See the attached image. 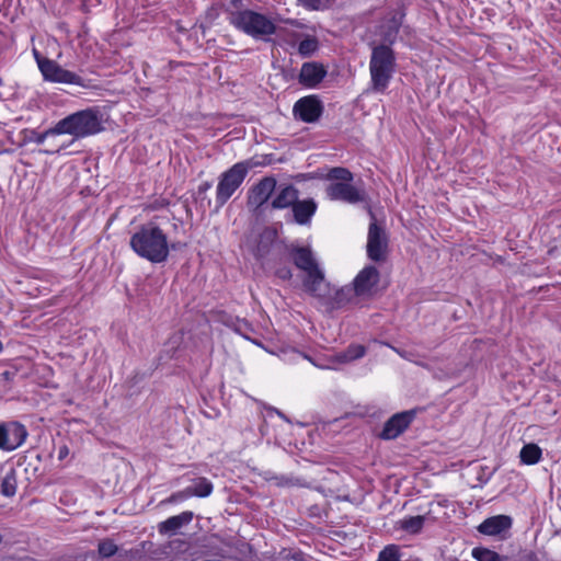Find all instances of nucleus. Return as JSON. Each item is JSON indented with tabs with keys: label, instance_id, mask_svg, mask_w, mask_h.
Segmentation results:
<instances>
[{
	"label": "nucleus",
	"instance_id": "f03ea898",
	"mask_svg": "<svg viewBox=\"0 0 561 561\" xmlns=\"http://www.w3.org/2000/svg\"><path fill=\"white\" fill-rule=\"evenodd\" d=\"M327 179L331 183L325 187V196L330 201L343 202L346 204H358L366 201V193L363 188L353 185V173L342 167L332 168Z\"/></svg>",
	"mask_w": 561,
	"mask_h": 561
},
{
	"label": "nucleus",
	"instance_id": "a19ab883",
	"mask_svg": "<svg viewBox=\"0 0 561 561\" xmlns=\"http://www.w3.org/2000/svg\"><path fill=\"white\" fill-rule=\"evenodd\" d=\"M271 411H273L274 413H276L282 420L286 421V422H289L288 417L282 412L279 411L278 409L276 408H271Z\"/></svg>",
	"mask_w": 561,
	"mask_h": 561
},
{
	"label": "nucleus",
	"instance_id": "412c9836",
	"mask_svg": "<svg viewBox=\"0 0 561 561\" xmlns=\"http://www.w3.org/2000/svg\"><path fill=\"white\" fill-rule=\"evenodd\" d=\"M193 519V513L190 511L174 515L159 524V533L173 535L184 525H187Z\"/></svg>",
	"mask_w": 561,
	"mask_h": 561
},
{
	"label": "nucleus",
	"instance_id": "f704fd0d",
	"mask_svg": "<svg viewBox=\"0 0 561 561\" xmlns=\"http://www.w3.org/2000/svg\"><path fill=\"white\" fill-rule=\"evenodd\" d=\"M299 3L309 9V10H318L321 4V0H298Z\"/></svg>",
	"mask_w": 561,
	"mask_h": 561
},
{
	"label": "nucleus",
	"instance_id": "a211bd4d",
	"mask_svg": "<svg viewBox=\"0 0 561 561\" xmlns=\"http://www.w3.org/2000/svg\"><path fill=\"white\" fill-rule=\"evenodd\" d=\"M354 298H358L352 285L341 288L330 287L329 297L324 299L323 304L329 309H339L352 302Z\"/></svg>",
	"mask_w": 561,
	"mask_h": 561
},
{
	"label": "nucleus",
	"instance_id": "20e7f679",
	"mask_svg": "<svg viewBox=\"0 0 561 561\" xmlns=\"http://www.w3.org/2000/svg\"><path fill=\"white\" fill-rule=\"evenodd\" d=\"M102 130V121L98 111L87 108L60 119L54 130L57 134H68L75 138H84Z\"/></svg>",
	"mask_w": 561,
	"mask_h": 561
},
{
	"label": "nucleus",
	"instance_id": "cd10ccee",
	"mask_svg": "<svg viewBox=\"0 0 561 561\" xmlns=\"http://www.w3.org/2000/svg\"><path fill=\"white\" fill-rule=\"evenodd\" d=\"M187 489H190L192 496L206 497L211 494L214 486L208 479L197 478Z\"/></svg>",
	"mask_w": 561,
	"mask_h": 561
},
{
	"label": "nucleus",
	"instance_id": "e433bc0d",
	"mask_svg": "<svg viewBox=\"0 0 561 561\" xmlns=\"http://www.w3.org/2000/svg\"><path fill=\"white\" fill-rule=\"evenodd\" d=\"M280 484H286V485H304L300 482V479L293 478V477H283Z\"/></svg>",
	"mask_w": 561,
	"mask_h": 561
},
{
	"label": "nucleus",
	"instance_id": "a18cd8bd",
	"mask_svg": "<svg viewBox=\"0 0 561 561\" xmlns=\"http://www.w3.org/2000/svg\"><path fill=\"white\" fill-rule=\"evenodd\" d=\"M3 350V345H2V342L0 341V353L2 352Z\"/></svg>",
	"mask_w": 561,
	"mask_h": 561
},
{
	"label": "nucleus",
	"instance_id": "c756f323",
	"mask_svg": "<svg viewBox=\"0 0 561 561\" xmlns=\"http://www.w3.org/2000/svg\"><path fill=\"white\" fill-rule=\"evenodd\" d=\"M377 561H400L399 560V548L394 545H389L385 547L379 556Z\"/></svg>",
	"mask_w": 561,
	"mask_h": 561
},
{
	"label": "nucleus",
	"instance_id": "ea45409f",
	"mask_svg": "<svg viewBox=\"0 0 561 561\" xmlns=\"http://www.w3.org/2000/svg\"><path fill=\"white\" fill-rule=\"evenodd\" d=\"M68 447L67 446H62L59 448V451H58V458L61 460L64 458H66L68 456Z\"/></svg>",
	"mask_w": 561,
	"mask_h": 561
},
{
	"label": "nucleus",
	"instance_id": "1a4fd4ad",
	"mask_svg": "<svg viewBox=\"0 0 561 561\" xmlns=\"http://www.w3.org/2000/svg\"><path fill=\"white\" fill-rule=\"evenodd\" d=\"M370 216L375 219L373 213ZM388 248V237L383 228L378 226L376 220H373L368 228L367 236V255L370 260L378 262L386 257V251Z\"/></svg>",
	"mask_w": 561,
	"mask_h": 561
},
{
	"label": "nucleus",
	"instance_id": "7c9ffc66",
	"mask_svg": "<svg viewBox=\"0 0 561 561\" xmlns=\"http://www.w3.org/2000/svg\"><path fill=\"white\" fill-rule=\"evenodd\" d=\"M99 553L103 558H110L117 552V546L111 539H105L99 543Z\"/></svg>",
	"mask_w": 561,
	"mask_h": 561
},
{
	"label": "nucleus",
	"instance_id": "79ce46f5",
	"mask_svg": "<svg viewBox=\"0 0 561 561\" xmlns=\"http://www.w3.org/2000/svg\"><path fill=\"white\" fill-rule=\"evenodd\" d=\"M293 560H295V561H304V556H302V553H295V554L293 556Z\"/></svg>",
	"mask_w": 561,
	"mask_h": 561
},
{
	"label": "nucleus",
	"instance_id": "2eb2a0df",
	"mask_svg": "<svg viewBox=\"0 0 561 561\" xmlns=\"http://www.w3.org/2000/svg\"><path fill=\"white\" fill-rule=\"evenodd\" d=\"M403 16L404 14L402 12H393L382 20L379 26V35L383 42L381 45L391 47V45L394 44L402 25Z\"/></svg>",
	"mask_w": 561,
	"mask_h": 561
},
{
	"label": "nucleus",
	"instance_id": "37998d69",
	"mask_svg": "<svg viewBox=\"0 0 561 561\" xmlns=\"http://www.w3.org/2000/svg\"><path fill=\"white\" fill-rule=\"evenodd\" d=\"M209 187H210V184L205 183L204 185L201 186V190H208Z\"/></svg>",
	"mask_w": 561,
	"mask_h": 561
},
{
	"label": "nucleus",
	"instance_id": "9d476101",
	"mask_svg": "<svg viewBox=\"0 0 561 561\" xmlns=\"http://www.w3.org/2000/svg\"><path fill=\"white\" fill-rule=\"evenodd\" d=\"M322 113L323 104L314 94L300 98L293 107L295 118L309 124L319 121Z\"/></svg>",
	"mask_w": 561,
	"mask_h": 561
},
{
	"label": "nucleus",
	"instance_id": "bb28decb",
	"mask_svg": "<svg viewBox=\"0 0 561 561\" xmlns=\"http://www.w3.org/2000/svg\"><path fill=\"white\" fill-rule=\"evenodd\" d=\"M366 354V348L360 344H351L345 351L336 354L339 363H350L362 358Z\"/></svg>",
	"mask_w": 561,
	"mask_h": 561
},
{
	"label": "nucleus",
	"instance_id": "0eeeda50",
	"mask_svg": "<svg viewBox=\"0 0 561 561\" xmlns=\"http://www.w3.org/2000/svg\"><path fill=\"white\" fill-rule=\"evenodd\" d=\"M28 436L26 427L16 421L0 422V450L13 451L21 447Z\"/></svg>",
	"mask_w": 561,
	"mask_h": 561
},
{
	"label": "nucleus",
	"instance_id": "4be33fe9",
	"mask_svg": "<svg viewBox=\"0 0 561 561\" xmlns=\"http://www.w3.org/2000/svg\"><path fill=\"white\" fill-rule=\"evenodd\" d=\"M298 199V190L293 185H286L278 191L275 198L272 202V207L275 209H284L293 207Z\"/></svg>",
	"mask_w": 561,
	"mask_h": 561
},
{
	"label": "nucleus",
	"instance_id": "6ab92c4d",
	"mask_svg": "<svg viewBox=\"0 0 561 561\" xmlns=\"http://www.w3.org/2000/svg\"><path fill=\"white\" fill-rule=\"evenodd\" d=\"M512 526V518L506 515H496L483 520L478 530L483 535L495 536L510 529Z\"/></svg>",
	"mask_w": 561,
	"mask_h": 561
},
{
	"label": "nucleus",
	"instance_id": "f257e3e1",
	"mask_svg": "<svg viewBox=\"0 0 561 561\" xmlns=\"http://www.w3.org/2000/svg\"><path fill=\"white\" fill-rule=\"evenodd\" d=\"M131 250L150 263H163L168 260L170 247L163 230L154 224L141 226L129 240Z\"/></svg>",
	"mask_w": 561,
	"mask_h": 561
},
{
	"label": "nucleus",
	"instance_id": "ddd939ff",
	"mask_svg": "<svg viewBox=\"0 0 561 561\" xmlns=\"http://www.w3.org/2000/svg\"><path fill=\"white\" fill-rule=\"evenodd\" d=\"M287 251L296 267L302 271L305 275L320 268V265L309 247L291 244L287 248Z\"/></svg>",
	"mask_w": 561,
	"mask_h": 561
},
{
	"label": "nucleus",
	"instance_id": "c03bdc74",
	"mask_svg": "<svg viewBox=\"0 0 561 561\" xmlns=\"http://www.w3.org/2000/svg\"><path fill=\"white\" fill-rule=\"evenodd\" d=\"M393 350L402 357H405V354L401 351H399L398 348L393 347Z\"/></svg>",
	"mask_w": 561,
	"mask_h": 561
},
{
	"label": "nucleus",
	"instance_id": "473e14b6",
	"mask_svg": "<svg viewBox=\"0 0 561 561\" xmlns=\"http://www.w3.org/2000/svg\"><path fill=\"white\" fill-rule=\"evenodd\" d=\"M472 554L478 561H501V558L496 552L488 549L473 550Z\"/></svg>",
	"mask_w": 561,
	"mask_h": 561
},
{
	"label": "nucleus",
	"instance_id": "2f4dec72",
	"mask_svg": "<svg viewBox=\"0 0 561 561\" xmlns=\"http://www.w3.org/2000/svg\"><path fill=\"white\" fill-rule=\"evenodd\" d=\"M192 497V493L190 489L185 488L184 490L172 493L168 499H165L162 503L165 504H175L181 503Z\"/></svg>",
	"mask_w": 561,
	"mask_h": 561
},
{
	"label": "nucleus",
	"instance_id": "39448f33",
	"mask_svg": "<svg viewBox=\"0 0 561 561\" xmlns=\"http://www.w3.org/2000/svg\"><path fill=\"white\" fill-rule=\"evenodd\" d=\"M230 23L254 38H263L277 32L275 24L266 15L252 10H241L232 13Z\"/></svg>",
	"mask_w": 561,
	"mask_h": 561
},
{
	"label": "nucleus",
	"instance_id": "a878e982",
	"mask_svg": "<svg viewBox=\"0 0 561 561\" xmlns=\"http://www.w3.org/2000/svg\"><path fill=\"white\" fill-rule=\"evenodd\" d=\"M425 523V516H409L400 519L398 522L400 529L409 533V534H419Z\"/></svg>",
	"mask_w": 561,
	"mask_h": 561
},
{
	"label": "nucleus",
	"instance_id": "58836bf2",
	"mask_svg": "<svg viewBox=\"0 0 561 561\" xmlns=\"http://www.w3.org/2000/svg\"><path fill=\"white\" fill-rule=\"evenodd\" d=\"M34 58L37 62L38 69L41 70V62L43 60H50L49 58L43 57L36 49L33 50Z\"/></svg>",
	"mask_w": 561,
	"mask_h": 561
},
{
	"label": "nucleus",
	"instance_id": "423d86ee",
	"mask_svg": "<svg viewBox=\"0 0 561 561\" xmlns=\"http://www.w3.org/2000/svg\"><path fill=\"white\" fill-rule=\"evenodd\" d=\"M253 165L254 164L250 160L241 161L233 164L220 175L216 188V203L219 207H222L241 186L249 170Z\"/></svg>",
	"mask_w": 561,
	"mask_h": 561
},
{
	"label": "nucleus",
	"instance_id": "7ed1b4c3",
	"mask_svg": "<svg viewBox=\"0 0 561 561\" xmlns=\"http://www.w3.org/2000/svg\"><path fill=\"white\" fill-rule=\"evenodd\" d=\"M396 56L388 45H374L369 60L370 87L375 92H385L396 72Z\"/></svg>",
	"mask_w": 561,
	"mask_h": 561
},
{
	"label": "nucleus",
	"instance_id": "f3484780",
	"mask_svg": "<svg viewBox=\"0 0 561 561\" xmlns=\"http://www.w3.org/2000/svg\"><path fill=\"white\" fill-rule=\"evenodd\" d=\"M327 76V69L323 65L309 61L301 66L299 72V82L307 88H316Z\"/></svg>",
	"mask_w": 561,
	"mask_h": 561
},
{
	"label": "nucleus",
	"instance_id": "393cba45",
	"mask_svg": "<svg viewBox=\"0 0 561 561\" xmlns=\"http://www.w3.org/2000/svg\"><path fill=\"white\" fill-rule=\"evenodd\" d=\"M318 38L312 34L306 33L298 44L297 50L301 57L308 58L311 57L318 50Z\"/></svg>",
	"mask_w": 561,
	"mask_h": 561
},
{
	"label": "nucleus",
	"instance_id": "f8f14e48",
	"mask_svg": "<svg viewBox=\"0 0 561 561\" xmlns=\"http://www.w3.org/2000/svg\"><path fill=\"white\" fill-rule=\"evenodd\" d=\"M302 286L306 293L319 299L323 304L324 299L329 297V289L331 285L325 280L324 272L318 268L305 275Z\"/></svg>",
	"mask_w": 561,
	"mask_h": 561
},
{
	"label": "nucleus",
	"instance_id": "72a5a7b5",
	"mask_svg": "<svg viewBox=\"0 0 561 561\" xmlns=\"http://www.w3.org/2000/svg\"><path fill=\"white\" fill-rule=\"evenodd\" d=\"M275 274L283 280H289L293 277V272L289 266H279L276 268Z\"/></svg>",
	"mask_w": 561,
	"mask_h": 561
},
{
	"label": "nucleus",
	"instance_id": "6e6552de",
	"mask_svg": "<svg viewBox=\"0 0 561 561\" xmlns=\"http://www.w3.org/2000/svg\"><path fill=\"white\" fill-rule=\"evenodd\" d=\"M41 73L45 81L85 87L84 80L79 75L64 69L53 59L41 62Z\"/></svg>",
	"mask_w": 561,
	"mask_h": 561
},
{
	"label": "nucleus",
	"instance_id": "c9c22d12",
	"mask_svg": "<svg viewBox=\"0 0 561 561\" xmlns=\"http://www.w3.org/2000/svg\"><path fill=\"white\" fill-rule=\"evenodd\" d=\"M54 130V127L37 135V137L35 138V142L41 145L45 141V139L49 136V135H58L57 133L53 131Z\"/></svg>",
	"mask_w": 561,
	"mask_h": 561
},
{
	"label": "nucleus",
	"instance_id": "5701e85b",
	"mask_svg": "<svg viewBox=\"0 0 561 561\" xmlns=\"http://www.w3.org/2000/svg\"><path fill=\"white\" fill-rule=\"evenodd\" d=\"M302 28L304 26L299 24H296L295 27H280L277 34L285 44L295 48L298 47V44L306 34L302 32Z\"/></svg>",
	"mask_w": 561,
	"mask_h": 561
},
{
	"label": "nucleus",
	"instance_id": "c85d7f7f",
	"mask_svg": "<svg viewBox=\"0 0 561 561\" xmlns=\"http://www.w3.org/2000/svg\"><path fill=\"white\" fill-rule=\"evenodd\" d=\"M0 492L3 496L11 497L16 492V472L11 468L3 477L0 485Z\"/></svg>",
	"mask_w": 561,
	"mask_h": 561
},
{
	"label": "nucleus",
	"instance_id": "9b49d317",
	"mask_svg": "<svg viewBox=\"0 0 561 561\" xmlns=\"http://www.w3.org/2000/svg\"><path fill=\"white\" fill-rule=\"evenodd\" d=\"M379 282V272L373 266H365L354 278L352 286L357 297H370Z\"/></svg>",
	"mask_w": 561,
	"mask_h": 561
},
{
	"label": "nucleus",
	"instance_id": "aec40b11",
	"mask_svg": "<svg viewBox=\"0 0 561 561\" xmlns=\"http://www.w3.org/2000/svg\"><path fill=\"white\" fill-rule=\"evenodd\" d=\"M294 219L299 225H307L310 222L312 216L317 210V203L312 199L296 201L291 207Z\"/></svg>",
	"mask_w": 561,
	"mask_h": 561
},
{
	"label": "nucleus",
	"instance_id": "4c0bfd02",
	"mask_svg": "<svg viewBox=\"0 0 561 561\" xmlns=\"http://www.w3.org/2000/svg\"><path fill=\"white\" fill-rule=\"evenodd\" d=\"M520 561H539L535 552H526L522 556Z\"/></svg>",
	"mask_w": 561,
	"mask_h": 561
},
{
	"label": "nucleus",
	"instance_id": "dca6fc26",
	"mask_svg": "<svg viewBox=\"0 0 561 561\" xmlns=\"http://www.w3.org/2000/svg\"><path fill=\"white\" fill-rule=\"evenodd\" d=\"M276 188V180L272 176L263 178L249 193V204L259 208L264 205Z\"/></svg>",
	"mask_w": 561,
	"mask_h": 561
},
{
	"label": "nucleus",
	"instance_id": "b1692460",
	"mask_svg": "<svg viewBox=\"0 0 561 561\" xmlns=\"http://www.w3.org/2000/svg\"><path fill=\"white\" fill-rule=\"evenodd\" d=\"M542 455L541 448L536 444H526L519 453L520 461L524 465H536L540 461Z\"/></svg>",
	"mask_w": 561,
	"mask_h": 561
},
{
	"label": "nucleus",
	"instance_id": "4468645a",
	"mask_svg": "<svg viewBox=\"0 0 561 561\" xmlns=\"http://www.w3.org/2000/svg\"><path fill=\"white\" fill-rule=\"evenodd\" d=\"M415 416V411H404L391 416L385 424L380 434L383 439H394L402 434Z\"/></svg>",
	"mask_w": 561,
	"mask_h": 561
}]
</instances>
